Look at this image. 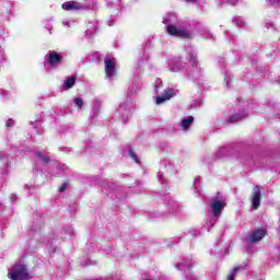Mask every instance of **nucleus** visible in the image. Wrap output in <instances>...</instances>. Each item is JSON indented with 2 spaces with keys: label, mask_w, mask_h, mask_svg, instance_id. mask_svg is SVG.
<instances>
[{
  "label": "nucleus",
  "mask_w": 280,
  "mask_h": 280,
  "mask_svg": "<svg viewBox=\"0 0 280 280\" xmlns=\"http://www.w3.org/2000/svg\"><path fill=\"white\" fill-rule=\"evenodd\" d=\"M176 93L173 89L165 90L164 94L162 96H159L156 98V104H163V102H167L168 100H172Z\"/></svg>",
  "instance_id": "obj_9"
},
{
  "label": "nucleus",
  "mask_w": 280,
  "mask_h": 280,
  "mask_svg": "<svg viewBox=\"0 0 280 280\" xmlns=\"http://www.w3.org/2000/svg\"><path fill=\"white\" fill-rule=\"evenodd\" d=\"M107 8H113L114 13L110 15V19L107 21L109 27L115 25V16L119 14V5L113 2H107Z\"/></svg>",
  "instance_id": "obj_10"
},
{
  "label": "nucleus",
  "mask_w": 280,
  "mask_h": 280,
  "mask_svg": "<svg viewBox=\"0 0 280 280\" xmlns=\"http://www.w3.org/2000/svg\"><path fill=\"white\" fill-rule=\"evenodd\" d=\"M260 205H261V188H259V186H255L253 188V195H252V207L253 209L257 210L259 209Z\"/></svg>",
  "instance_id": "obj_8"
},
{
  "label": "nucleus",
  "mask_w": 280,
  "mask_h": 280,
  "mask_svg": "<svg viewBox=\"0 0 280 280\" xmlns=\"http://www.w3.org/2000/svg\"><path fill=\"white\" fill-rule=\"evenodd\" d=\"M14 200H16V195H12L11 197V202H14Z\"/></svg>",
  "instance_id": "obj_36"
},
{
  "label": "nucleus",
  "mask_w": 280,
  "mask_h": 280,
  "mask_svg": "<svg viewBox=\"0 0 280 280\" xmlns=\"http://www.w3.org/2000/svg\"><path fill=\"white\" fill-rule=\"evenodd\" d=\"M233 23H235L237 27H244L245 25L244 19L242 18H234Z\"/></svg>",
  "instance_id": "obj_19"
},
{
  "label": "nucleus",
  "mask_w": 280,
  "mask_h": 280,
  "mask_svg": "<svg viewBox=\"0 0 280 280\" xmlns=\"http://www.w3.org/2000/svg\"><path fill=\"white\" fill-rule=\"evenodd\" d=\"M3 60H5V51H3L0 47V65L2 63Z\"/></svg>",
  "instance_id": "obj_24"
},
{
  "label": "nucleus",
  "mask_w": 280,
  "mask_h": 280,
  "mask_svg": "<svg viewBox=\"0 0 280 280\" xmlns=\"http://www.w3.org/2000/svg\"><path fill=\"white\" fill-rule=\"evenodd\" d=\"M161 84H162L161 80L158 79L155 81V91H159V88L161 86Z\"/></svg>",
  "instance_id": "obj_29"
},
{
  "label": "nucleus",
  "mask_w": 280,
  "mask_h": 280,
  "mask_svg": "<svg viewBox=\"0 0 280 280\" xmlns=\"http://www.w3.org/2000/svg\"><path fill=\"white\" fill-rule=\"evenodd\" d=\"M93 5L91 4H81L75 1L65 2L62 4V9L67 10L68 12H73L74 10H91Z\"/></svg>",
  "instance_id": "obj_6"
},
{
  "label": "nucleus",
  "mask_w": 280,
  "mask_h": 280,
  "mask_svg": "<svg viewBox=\"0 0 280 280\" xmlns=\"http://www.w3.org/2000/svg\"><path fill=\"white\" fill-rule=\"evenodd\" d=\"M168 71H172L173 73H178V71L189 73V71L187 70V63H183V61H180V58L178 57H175L170 61Z\"/></svg>",
  "instance_id": "obj_4"
},
{
  "label": "nucleus",
  "mask_w": 280,
  "mask_h": 280,
  "mask_svg": "<svg viewBox=\"0 0 280 280\" xmlns=\"http://www.w3.org/2000/svg\"><path fill=\"white\" fill-rule=\"evenodd\" d=\"M158 178H159V180L161 182L162 178H163V173L159 172V173H158Z\"/></svg>",
  "instance_id": "obj_33"
},
{
  "label": "nucleus",
  "mask_w": 280,
  "mask_h": 280,
  "mask_svg": "<svg viewBox=\"0 0 280 280\" xmlns=\"http://www.w3.org/2000/svg\"><path fill=\"white\" fill-rule=\"evenodd\" d=\"M190 234H191V235H200V231H198V230H192V231H190Z\"/></svg>",
  "instance_id": "obj_32"
},
{
  "label": "nucleus",
  "mask_w": 280,
  "mask_h": 280,
  "mask_svg": "<svg viewBox=\"0 0 280 280\" xmlns=\"http://www.w3.org/2000/svg\"><path fill=\"white\" fill-rule=\"evenodd\" d=\"M122 106H120V110H121Z\"/></svg>",
  "instance_id": "obj_41"
},
{
  "label": "nucleus",
  "mask_w": 280,
  "mask_h": 280,
  "mask_svg": "<svg viewBox=\"0 0 280 280\" xmlns=\"http://www.w3.org/2000/svg\"><path fill=\"white\" fill-rule=\"evenodd\" d=\"M176 268L178 270H184V272H187V270H190L191 269V259H188V260H184L182 262H179Z\"/></svg>",
  "instance_id": "obj_14"
},
{
  "label": "nucleus",
  "mask_w": 280,
  "mask_h": 280,
  "mask_svg": "<svg viewBox=\"0 0 280 280\" xmlns=\"http://www.w3.org/2000/svg\"><path fill=\"white\" fill-rule=\"evenodd\" d=\"M7 128H12V126H14V120L13 119H9L5 124Z\"/></svg>",
  "instance_id": "obj_27"
},
{
  "label": "nucleus",
  "mask_w": 280,
  "mask_h": 280,
  "mask_svg": "<svg viewBox=\"0 0 280 280\" xmlns=\"http://www.w3.org/2000/svg\"><path fill=\"white\" fill-rule=\"evenodd\" d=\"M75 84V78L74 77H68L62 84V89L65 91H69V89H73Z\"/></svg>",
  "instance_id": "obj_12"
},
{
  "label": "nucleus",
  "mask_w": 280,
  "mask_h": 280,
  "mask_svg": "<svg viewBox=\"0 0 280 280\" xmlns=\"http://www.w3.org/2000/svg\"><path fill=\"white\" fill-rule=\"evenodd\" d=\"M0 93H1L2 95H8V92H7L5 90H0Z\"/></svg>",
  "instance_id": "obj_35"
},
{
  "label": "nucleus",
  "mask_w": 280,
  "mask_h": 280,
  "mask_svg": "<svg viewBox=\"0 0 280 280\" xmlns=\"http://www.w3.org/2000/svg\"><path fill=\"white\" fill-rule=\"evenodd\" d=\"M178 19L176 14L168 13L163 18V23L166 25V32L171 36H176L177 38H189V32L187 30H178L173 23H176Z\"/></svg>",
  "instance_id": "obj_1"
},
{
  "label": "nucleus",
  "mask_w": 280,
  "mask_h": 280,
  "mask_svg": "<svg viewBox=\"0 0 280 280\" xmlns=\"http://www.w3.org/2000/svg\"><path fill=\"white\" fill-rule=\"evenodd\" d=\"M186 3H196L198 0H185Z\"/></svg>",
  "instance_id": "obj_34"
},
{
  "label": "nucleus",
  "mask_w": 280,
  "mask_h": 280,
  "mask_svg": "<svg viewBox=\"0 0 280 280\" xmlns=\"http://www.w3.org/2000/svg\"><path fill=\"white\" fill-rule=\"evenodd\" d=\"M129 155L131 159H133V161H136V163H139V158H137V154L135 151H132V149H129Z\"/></svg>",
  "instance_id": "obj_21"
},
{
  "label": "nucleus",
  "mask_w": 280,
  "mask_h": 280,
  "mask_svg": "<svg viewBox=\"0 0 280 280\" xmlns=\"http://www.w3.org/2000/svg\"><path fill=\"white\" fill-rule=\"evenodd\" d=\"M224 207H226V199L224 197H220V192H218V196L210 203V209L214 218H220Z\"/></svg>",
  "instance_id": "obj_3"
},
{
  "label": "nucleus",
  "mask_w": 280,
  "mask_h": 280,
  "mask_svg": "<svg viewBox=\"0 0 280 280\" xmlns=\"http://www.w3.org/2000/svg\"><path fill=\"white\" fill-rule=\"evenodd\" d=\"M194 124V117L190 116L184 120H182V128L183 130H189V127Z\"/></svg>",
  "instance_id": "obj_16"
},
{
  "label": "nucleus",
  "mask_w": 280,
  "mask_h": 280,
  "mask_svg": "<svg viewBox=\"0 0 280 280\" xmlns=\"http://www.w3.org/2000/svg\"><path fill=\"white\" fill-rule=\"evenodd\" d=\"M246 117H248V114H234L230 117L229 122L237 124V121H242V119H246Z\"/></svg>",
  "instance_id": "obj_13"
},
{
  "label": "nucleus",
  "mask_w": 280,
  "mask_h": 280,
  "mask_svg": "<svg viewBox=\"0 0 280 280\" xmlns=\"http://www.w3.org/2000/svg\"><path fill=\"white\" fill-rule=\"evenodd\" d=\"M220 152H224V149H221Z\"/></svg>",
  "instance_id": "obj_40"
},
{
  "label": "nucleus",
  "mask_w": 280,
  "mask_h": 280,
  "mask_svg": "<svg viewBox=\"0 0 280 280\" xmlns=\"http://www.w3.org/2000/svg\"><path fill=\"white\" fill-rule=\"evenodd\" d=\"M65 25H66L67 27H70V26H71V23H70V22H66Z\"/></svg>",
  "instance_id": "obj_38"
},
{
  "label": "nucleus",
  "mask_w": 280,
  "mask_h": 280,
  "mask_svg": "<svg viewBox=\"0 0 280 280\" xmlns=\"http://www.w3.org/2000/svg\"><path fill=\"white\" fill-rule=\"evenodd\" d=\"M69 187V184L65 183L60 188L59 191H65Z\"/></svg>",
  "instance_id": "obj_30"
},
{
  "label": "nucleus",
  "mask_w": 280,
  "mask_h": 280,
  "mask_svg": "<svg viewBox=\"0 0 280 280\" xmlns=\"http://www.w3.org/2000/svg\"><path fill=\"white\" fill-rule=\"evenodd\" d=\"M264 235H266V230L258 229L254 232L247 234L245 236L246 242H249L250 244H254L255 242H260V240H264Z\"/></svg>",
  "instance_id": "obj_7"
},
{
  "label": "nucleus",
  "mask_w": 280,
  "mask_h": 280,
  "mask_svg": "<svg viewBox=\"0 0 280 280\" xmlns=\"http://www.w3.org/2000/svg\"><path fill=\"white\" fill-rule=\"evenodd\" d=\"M199 184H200V177L195 178V180H194L195 191H198V185Z\"/></svg>",
  "instance_id": "obj_23"
},
{
  "label": "nucleus",
  "mask_w": 280,
  "mask_h": 280,
  "mask_svg": "<svg viewBox=\"0 0 280 280\" xmlns=\"http://www.w3.org/2000/svg\"><path fill=\"white\" fill-rule=\"evenodd\" d=\"M221 3H229L230 5H237V1L240 0H220Z\"/></svg>",
  "instance_id": "obj_22"
},
{
  "label": "nucleus",
  "mask_w": 280,
  "mask_h": 280,
  "mask_svg": "<svg viewBox=\"0 0 280 280\" xmlns=\"http://www.w3.org/2000/svg\"><path fill=\"white\" fill-rule=\"evenodd\" d=\"M36 156L43 161V163H49V156L45 155L43 152H37Z\"/></svg>",
  "instance_id": "obj_18"
},
{
  "label": "nucleus",
  "mask_w": 280,
  "mask_h": 280,
  "mask_svg": "<svg viewBox=\"0 0 280 280\" xmlns=\"http://www.w3.org/2000/svg\"><path fill=\"white\" fill-rule=\"evenodd\" d=\"M105 62V73L107 78H113L115 75L116 67H117V60L113 55H107L104 59Z\"/></svg>",
  "instance_id": "obj_5"
},
{
  "label": "nucleus",
  "mask_w": 280,
  "mask_h": 280,
  "mask_svg": "<svg viewBox=\"0 0 280 280\" xmlns=\"http://www.w3.org/2000/svg\"><path fill=\"white\" fill-rule=\"evenodd\" d=\"M246 265H241L238 267H235L233 271L228 276V280H235V275L238 272V270H245Z\"/></svg>",
  "instance_id": "obj_17"
},
{
  "label": "nucleus",
  "mask_w": 280,
  "mask_h": 280,
  "mask_svg": "<svg viewBox=\"0 0 280 280\" xmlns=\"http://www.w3.org/2000/svg\"><path fill=\"white\" fill-rule=\"evenodd\" d=\"M229 82H231V79H228V81H226L228 86H229Z\"/></svg>",
  "instance_id": "obj_39"
},
{
  "label": "nucleus",
  "mask_w": 280,
  "mask_h": 280,
  "mask_svg": "<svg viewBox=\"0 0 280 280\" xmlns=\"http://www.w3.org/2000/svg\"><path fill=\"white\" fill-rule=\"evenodd\" d=\"M271 5H280V0H267Z\"/></svg>",
  "instance_id": "obj_26"
},
{
  "label": "nucleus",
  "mask_w": 280,
  "mask_h": 280,
  "mask_svg": "<svg viewBox=\"0 0 280 280\" xmlns=\"http://www.w3.org/2000/svg\"><path fill=\"white\" fill-rule=\"evenodd\" d=\"M9 278L12 280H27L30 279V273L23 264L18 262L13 266L11 272H9Z\"/></svg>",
  "instance_id": "obj_2"
},
{
  "label": "nucleus",
  "mask_w": 280,
  "mask_h": 280,
  "mask_svg": "<svg viewBox=\"0 0 280 280\" xmlns=\"http://www.w3.org/2000/svg\"><path fill=\"white\" fill-rule=\"evenodd\" d=\"M95 30L96 28L94 27L93 31H91V30L85 31V35L92 37Z\"/></svg>",
  "instance_id": "obj_28"
},
{
  "label": "nucleus",
  "mask_w": 280,
  "mask_h": 280,
  "mask_svg": "<svg viewBox=\"0 0 280 280\" xmlns=\"http://www.w3.org/2000/svg\"><path fill=\"white\" fill-rule=\"evenodd\" d=\"M74 104H75V106H78V108H82V106H84V101L80 97H75Z\"/></svg>",
  "instance_id": "obj_20"
},
{
  "label": "nucleus",
  "mask_w": 280,
  "mask_h": 280,
  "mask_svg": "<svg viewBox=\"0 0 280 280\" xmlns=\"http://www.w3.org/2000/svg\"><path fill=\"white\" fill-rule=\"evenodd\" d=\"M187 51L190 54V65H192V69H198V63L196 62V51L192 47H189Z\"/></svg>",
  "instance_id": "obj_15"
},
{
  "label": "nucleus",
  "mask_w": 280,
  "mask_h": 280,
  "mask_svg": "<svg viewBox=\"0 0 280 280\" xmlns=\"http://www.w3.org/2000/svg\"><path fill=\"white\" fill-rule=\"evenodd\" d=\"M186 279L187 280H198V279H196V277L194 275L186 276Z\"/></svg>",
  "instance_id": "obj_31"
},
{
  "label": "nucleus",
  "mask_w": 280,
  "mask_h": 280,
  "mask_svg": "<svg viewBox=\"0 0 280 280\" xmlns=\"http://www.w3.org/2000/svg\"><path fill=\"white\" fill-rule=\"evenodd\" d=\"M213 224H215V219L214 218L208 219L207 225L208 226H213Z\"/></svg>",
  "instance_id": "obj_25"
},
{
  "label": "nucleus",
  "mask_w": 280,
  "mask_h": 280,
  "mask_svg": "<svg viewBox=\"0 0 280 280\" xmlns=\"http://www.w3.org/2000/svg\"><path fill=\"white\" fill-rule=\"evenodd\" d=\"M206 38H213V35H211V33H208V35L206 36Z\"/></svg>",
  "instance_id": "obj_37"
},
{
  "label": "nucleus",
  "mask_w": 280,
  "mask_h": 280,
  "mask_svg": "<svg viewBox=\"0 0 280 280\" xmlns=\"http://www.w3.org/2000/svg\"><path fill=\"white\" fill-rule=\"evenodd\" d=\"M47 60L49 65H60V62H62V57H60L56 51H49Z\"/></svg>",
  "instance_id": "obj_11"
}]
</instances>
